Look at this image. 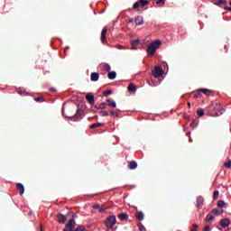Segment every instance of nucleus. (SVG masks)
<instances>
[{
    "label": "nucleus",
    "instance_id": "ddd939ff",
    "mask_svg": "<svg viewBox=\"0 0 231 231\" xmlns=\"http://www.w3.org/2000/svg\"><path fill=\"white\" fill-rule=\"evenodd\" d=\"M106 102H107V106H109V107H116V101H115V99H113V98H108L107 100H106Z\"/></svg>",
    "mask_w": 231,
    "mask_h": 231
},
{
    "label": "nucleus",
    "instance_id": "72a5a7b5",
    "mask_svg": "<svg viewBox=\"0 0 231 231\" xmlns=\"http://www.w3.org/2000/svg\"><path fill=\"white\" fill-rule=\"evenodd\" d=\"M217 198H219V191L215 190L213 193V199L216 200V199H217Z\"/></svg>",
    "mask_w": 231,
    "mask_h": 231
},
{
    "label": "nucleus",
    "instance_id": "f8f14e48",
    "mask_svg": "<svg viewBox=\"0 0 231 231\" xmlns=\"http://www.w3.org/2000/svg\"><path fill=\"white\" fill-rule=\"evenodd\" d=\"M220 225L224 228H226V226H228V225H230V220L228 218H223L220 220Z\"/></svg>",
    "mask_w": 231,
    "mask_h": 231
},
{
    "label": "nucleus",
    "instance_id": "6ab92c4d",
    "mask_svg": "<svg viewBox=\"0 0 231 231\" xmlns=\"http://www.w3.org/2000/svg\"><path fill=\"white\" fill-rule=\"evenodd\" d=\"M135 216L139 221H143V219H145V215L142 211H138Z\"/></svg>",
    "mask_w": 231,
    "mask_h": 231
},
{
    "label": "nucleus",
    "instance_id": "37998d69",
    "mask_svg": "<svg viewBox=\"0 0 231 231\" xmlns=\"http://www.w3.org/2000/svg\"><path fill=\"white\" fill-rule=\"evenodd\" d=\"M161 3H162V5H165L164 0H157V2H156L157 5H160Z\"/></svg>",
    "mask_w": 231,
    "mask_h": 231
},
{
    "label": "nucleus",
    "instance_id": "cd10ccee",
    "mask_svg": "<svg viewBox=\"0 0 231 231\" xmlns=\"http://www.w3.org/2000/svg\"><path fill=\"white\" fill-rule=\"evenodd\" d=\"M227 2L226 0H219L216 3L217 6H222V5H226Z\"/></svg>",
    "mask_w": 231,
    "mask_h": 231
},
{
    "label": "nucleus",
    "instance_id": "c9c22d12",
    "mask_svg": "<svg viewBox=\"0 0 231 231\" xmlns=\"http://www.w3.org/2000/svg\"><path fill=\"white\" fill-rule=\"evenodd\" d=\"M133 8L136 10V8H140V1H137L134 4Z\"/></svg>",
    "mask_w": 231,
    "mask_h": 231
},
{
    "label": "nucleus",
    "instance_id": "39448f33",
    "mask_svg": "<svg viewBox=\"0 0 231 231\" xmlns=\"http://www.w3.org/2000/svg\"><path fill=\"white\" fill-rule=\"evenodd\" d=\"M67 118H69L72 122H79V120H82V110L78 109L74 116H67Z\"/></svg>",
    "mask_w": 231,
    "mask_h": 231
},
{
    "label": "nucleus",
    "instance_id": "393cba45",
    "mask_svg": "<svg viewBox=\"0 0 231 231\" xmlns=\"http://www.w3.org/2000/svg\"><path fill=\"white\" fill-rule=\"evenodd\" d=\"M103 124L102 123H94L90 125V129H95L97 127H102Z\"/></svg>",
    "mask_w": 231,
    "mask_h": 231
},
{
    "label": "nucleus",
    "instance_id": "bb28decb",
    "mask_svg": "<svg viewBox=\"0 0 231 231\" xmlns=\"http://www.w3.org/2000/svg\"><path fill=\"white\" fill-rule=\"evenodd\" d=\"M106 106H107V103L102 102L98 106H96V109H97V110L104 109L106 107Z\"/></svg>",
    "mask_w": 231,
    "mask_h": 231
},
{
    "label": "nucleus",
    "instance_id": "a19ab883",
    "mask_svg": "<svg viewBox=\"0 0 231 231\" xmlns=\"http://www.w3.org/2000/svg\"><path fill=\"white\" fill-rule=\"evenodd\" d=\"M138 226H139V231L145 230V226L143 224H139Z\"/></svg>",
    "mask_w": 231,
    "mask_h": 231
},
{
    "label": "nucleus",
    "instance_id": "0eeeda50",
    "mask_svg": "<svg viewBox=\"0 0 231 231\" xmlns=\"http://www.w3.org/2000/svg\"><path fill=\"white\" fill-rule=\"evenodd\" d=\"M106 33H107V27H104L101 32V42H103V44L107 42V37L106 36Z\"/></svg>",
    "mask_w": 231,
    "mask_h": 231
},
{
    "label": "nucleus",
    "instance_id": "b1692460",
    "mask_svg": "<svg viewBox=\"0 0 231 231\" xmlns=\"http://www.w3.org/2000/svg\"><path fill=\"white\" fill-rule=\"evenodd\" d=\"M205 220L207 223H210V221H214V216L208 214Z\"/></svg>",
    "mask_w": 231,
    "mask_h": 231
},
{
    "label": "nucleus",
    "instance_id": "58836bf2",
    "mask_svg": "<svg viewBox=\"0 0 231 231\" xmlns=\"http://www.w3.org/2000/svg\"><path fill=\"white\" fill-rule=\"evenodd\" d=\"M100 115H101L102 116H109V112H107V111H101V112H100Z\"/></svg>",
    "mask_w": 231,
    "mask_h": 231
},
{
    "label": "nucleus",
    "instance_id": "09e8293b",
    "mask_svg": "<svg viewBox=\"0 0 231 231\" xmlns=\"http://www.w3.org/2000/svg\"><path fill=\"white\" fill-rule=\"evenodd\" d=\"M193 228H198V224H193Z\"/></svg>",
    "mask_w": 231,
    "mask_h": 231
},
{
    "label": "nucleus",
    "instance_id": "412c9836",
    "mask_svg": "<svg viewBox=\"0 0 231 231\" xmlns=\"http://www.w3.org/2000/svg\"><path fill=\"white\" fill-rule=\"evenodd\" d=\"M19 89V95H21V96H24V97H28V93H26V89H24V88H18Z\"/></svg>",
    "mask_w": 231,
    "mask_h": 231
},
{
    "label": "nucleus",
    "instance_id": "dca6fc26",
    "mask_svg": "<svg viewBox=\"0 0 231 231\" xmlns=\"http://www.w3.org/2000/svg\"><path fill=\"white\" fill-rule=\"evenodd\" d=\"M128 92L129 93H136V86H134V83H130L128 85Z\"/></svg>",
    "mask_w": 231,
    "mask_h": 231
},
{
    "label": "nucleus",
    "instance_id": "de8ad7c7",
    "mask_svg": "<svg viewBox=\"0 0 231 231\" xmlns=\"http://www.w3.org/2000/svg\"><path fill=\"white\" fill-rule=\"evenodd\" d=\"M50 91L55 92V91H57V89H56L55 88H50Z\"/></svg>",
    "mask_w": 231,
    "mask_h": 231
},
{
    "label": "nucleus",
    "instance_id": "4468645a",
    "mask_svg": "<svg viewBox=\"0 0 231 231\" xmlns=\"http://www.w3.org/2000/svg\"><path fill=\"white\" fill-rule=\"evenodd\" d=\"M16 189H17L18 190H20V195H21V196H23V194H24V185H23V183L18 182V183L16 184Z\"/></svg>",
    "mask_w": 231,
    "mask_h": 231
},
{
    "label": "nucleus",
    "instance_id": "6e6d98bb",
    "mask_svg": "<svg viewBox=\"0 0 231 231\" xmlns=\"http://www.w3.org/2000/svg\"><path fill=\"white\" fill-rule=\"evenodd\" d=\"M229 5H230V6H231V2H229Z\"/></svg>",
    "mask_w": 231,
    "mask_h": 231
},
{
    "label": "nucleus",
    "instance_id": "473e14b6",
    "mask_svg": "<svg viewBox=\"0 0 231 231\" xmlns=\"http://www.w3.org/2000/svg\"><path fill=\"white\" fill-rule=\"evenodd\" d=\"M104 97H109V95H113V90L108 89L103 93Z\"/></svg>",
    "mask_w": 231,
    "mask_h": 231
},
{
    "label": "nucleus",
    "instance_id": "7ed1b4c3",
    "mask_svg": "<svg viewBox=\"0 0 231 231\" xmlns=\"http://www.w3.org/2000/svg\"><path fill=\"white\" fill-rule=\"evenodd\" d=\"M105 225H106V228H113V226H115V225H116V216H109L106 219Z\"/></svg>",
    "mask_w": 231,
    "mask_h": 231
},
{
    "label": "nucleus",
    "instance_id": "f3484780",
    "mask_svg": "<svg viewBox=\"0 0 231 231\" xmlns=\"http://www.w3.org/2000/svg\"><path fill=\"white\" fill-rule=\"evenodd\" d=\"M117 217H119V219H121V221H125V220L129 219V215H127V213H121L117 216Z\"/></svg>",
    "mask_w": 231,
    "mask_h": 231
},
{
    "label": "nucleus",
    "instance_id": "8fccbe9b",
    "mask_svg": "<svg viewBox=\"0 0 231 231\" xmlns=\"http://www.w3.org/2000/svg\"><path fill=\"white\" fill-rule=\"evenodd\" d=\"M194 97L195 98H198V97H199V94H195Z\"/></svg>",
    "mask_w": 231,
    "mask_h": 231
},
{
    "label": "nucleus",
    "instance_id": "a878e982",
    "mask_svg": "<svg viewBox=\"0 0 231 231\" xmlns=\"http://www.w3.org/2000/svg\"><path fill=\"white\" fill-rule=\"evenodd\" d=\"M103 68L106 71H111V65H109V63H104Z\"/></svg>",
    "mask_w": 231,
    "mask_h": 231
},
{
    "label": "nucleus",
    "instance_id": "4c0bfd02",
    "mask_svg": "<svg viewBox=\"0 0 231 231\" xmlns=\"http://www.w3.org/2000/svg\"><path fill=\"white\" fill-rule=\"evenodd\" d=\"M116 48H118V50H129V47H124L120 44L116 45Z\"/></svg>",
    "mask_w": 231,
    "mask_h": 231
},
{
    "label": "nucleus",
    "instance_id": "4be33fe9",
    "mask_svg": "<svg viewBox=\"0 0 231 231\" xmlns=\"http://www.w3.org/2000/svg\"><path fill=\"white\" fill-rule=\"evenodd\" d=\"M199 91L204 93V95H207L208 97L210 96V93H212V90L208 89V88H200Z\"/></svg>",
    "mask_w": 231,
    "mask_h": 231
},
{
    "label": "nucleus",
    "instance_id": "603ef678",
    "mask_svg": "<svg viewBox=\"0 0 231 231\" xmlns=\"http://www.w3.org/2000/svg\"><path fill=\"white\" fill-rule=\"evenodd\" d=\"M62 113H64V106H62Z\"/></svg>",
    "mask_w": 231,
    "mask_h": 231
},
{
    "label": "nucleus",
    "instance_id": "79ce46f5",
    "mask_svg": "<svg viewBox=\"0 0 231 231\" xmlns=\"http://www.w3.org/2000/svg\"><path fill=\"white\" fill-rule=\"evenodd\" d=\"M94 210H97V208H100V204H96L93 206Z\"/></svg>",
    "mask_w": 231,
    "mask_h": 231
},
{
    "label": "nucleus",
    "instance_id": "9b49d317",
    "mask_svg": "<svg viewBox=\"0 0 231 231\" xmlns=\"http://www.w3.org/2000/svg\"><path fill=\"white\" fill-rule=\"evenodd\" d=\"M135 24H136V26H142V24H143V16L138 15L135 18Z\"/></svg>",
    "mask_w": 231,
    "mask_h": 231
},
{
    "label": "nucleus",
    "instance_id": "f257e3e1",
    "mask_svg": "<svg viewBox=\"0 0 231 231\" xmlns=\"http://www.w3.org/2000/svg\"><path fill=\"white\" fill-rule=\"evenodd\" d=\"M159 46H162V41L155 40L153 42H152L147 49L148 55H154L156 53V51L158 50Z\"/></svg>",
    "mask_w": 231,
    "mask_h": 231
},
{
    "label": "nucleus",
    "instance_id": "ea45409f",
    "mask_svg": "<svg viewBox=\"0 0 231 231\" xmlns=\"http://www.w3.org/2000/svg\"><path fill=\"white\" fill-rule=\"evenodd\" d=\"M34 100H35V102H44V98H42L41 97L34 98Z\"/></svg>",
    "mask_w": 231,
    "mask_h": 231
},
{
    "label": "nucleus",
    "instance_id": "9d476101",
    "mask_svg": "<svg viewBox=\"0 0 231 231\" xmlns=\"http://www.w3.org/2000/svg\"><path fill=\"white\" fill-rule=\"evenodd\" d=\"M86 99L88 100V104H90V106L95 104V96H93V94H87Z\"/></svg>",
    "mask_w": 231,
    "mask_h": 231
},
{
    "label": "nucleus",
    "instance_id": "5701e85b",
    "mask_svg": "<svg viewBox=\"0 0 231 231\" xmlns=\"http://www.w3.org/2000/svg\"><path fill=\"white\" fill-rule=\"evenodd\" d=\"M197 115H198V116H199V117L205 116V110H203L202 108L197 109Z\"/></svg>",
    "mask_w": 231,
    "mask_h": 231
},
{
    "label": "nucleus",
    "instance_id": "a18cd8bd",
    "mask_svg": "<svg viewBox=\"0 0 231 231\" xmlns=\"http://www.w3.org/2000/svg\"><path fill=\"white\" fill-rule=\"evenodd\" d=\"M224 10H228L229 12H231V7H228V6L224 7Z\"/></svg>",
    "mask_w": 231,
    "mask_h": 231
},
{
    "label": "nucleus",
    "instance_id": "c756f323",
    "mask_svg": "<svg viewBox=\"0 0 231 231\" xmlns=\"http://www.w3.org/2000/svg\"><path fill=\"white\" fill-rule=\"evenodd\" d=\"M196 127H198V122H196V120H193L190 124V128L196 129Z\"/></svg>",
    "mask_w": 231,
    "mask_h": 231
},
{
    "label": "nucleus",
    "instance_id": "aec40b11",
    "mask_svg": "<svg viewBox=\"0 0 231 231\" xmlns=\"http://www.w3.org/2000/svg\"><path fill=\"white\" fill-rule=\"evenodd\" d=\"M137 167H138V163L136 162V161L130 162L129 169H131L132 171H134V169H136Z\"/></svg>",
    "mask_w": 231,
    "mask_h": 231
},
{
    "label": "nucleus",
    "instance_id": "7c9ffc66",
    "mask_svg": "<svg viewBox=\"0 0 231 231\" xmlns=\"http://www.w3.org/2000/svg\"><path fill=\"white\" fill-rule=\"evenodd\" d=\"M211 214H215V216H217V214H223V211L220 212L219 209L214 208L211 210Z\"/></svg>",
    "mask_w": 231,
    "mask_h": 231
},
{
    "label": "nucleus",
    "instance_id": "f704fd0d",
    "mask_svg": "<svg viewBox=\"0 0 231 231\" xmlns=\"http://www.w3.org/2000/svg\"><path fill=\"white\" fill-rule=\"evenodd\" d=\"M224 167H226V169H230L231 168V160L225 162Z\"/></svg>",
    "mask_w": 231,
    "mask_h": 231
},
{
    "label": "nucleus",
    "instance_id": "a211bd4d",
    "mask_svg": "<svg viewBox=\"0 0 231 231\" xmlns=\"http://www.w3.org/2000/svg\"><path fill=\"white\" fill-rule=\"evenodd\" d=\"M107 77L109 80H115V79H116V71L113 70L108 72Z\"/></svg>",
    "mask_w": 231,
    "mask_h": 231
},
{
    "label": "nucleus",
    "instance_id": "49530a36",
    "mask_svg": "<svg viewBox=\"0 0 231 231\" xmlns=\"http://www.w3.org/2000/svg\"><path fill=\"white\" fill-rule=\"evenodd\" d=\"M128 23H134V19H133V18L129 19V20H128Z\"/></svg>",
    "mask_w": 231,
    "mask_h": 231
},
{
    "label": "nucleus",
    "instance_id": "4d7b16f0",
    "mask_svg": "<svg viewBox=\"0 0 231 231\" xmlns=\"http://www.w3.org/2000/svg\"><path fill=\"white\" fill-rule=\"evenodd\" d=\"M191 231H196L195 229L191 230Z\"/></svg>",
    "mask_w": 231,
    "mask_h": 231
},
{
    "label": "nucleus",
    "instance_id": "c85d7f7f",
    "mask_svg": "<svg viewBox=\"0 0 231 231\" xmlns=\"http://www.w3.org/2000/svg\"><path fill=\"white\" fill-rule=\"evenodd\" d=\"M226 205V202H224V200H218L217 202V207H219L220 208H223V207H225Z\"/></svg>",
    "mask_w": 231,
    "mask_h": 231
},
{
    "label": "nucleus",
    "instance_id": "13d9d810",
    "mask_svg": "<svg viewBox=\"0 0 231 231\" xmlns=\"http://www.w3.org/2000/svg\"><path fill=\"white\" fill-rule=\"evenodd\" d=\"M189 134H190V132H189Z\"/></svg>",
    "mask_w": 231,
    "mask_h": 231
},
{
    "label": "nucleus",
    "instance_id": "2f4dec72",
    "mask_svg": "<svg viewBox=\"0 0 231 231\" xmlns=\"http://www.w3.org/2000/svg\"><path fill=\"white\" fill-rule=\"evenodd\" d=\"M139 4H141V6H145L146 5H149L148 0H139Z\"/></svg>",
    "mask_w": 231,
    "mask_h": 231
},
{
    "label": "nucleus",
    "instance_id": "5fc2aeb1",
    "mask_svg": "<svg viewBox=\"0 0 231 231\" xmlns=\"http://www.w3.org/2000/svg\"><path fill=\"white\" fill-rule=\"evenodd\" d=\"M100 212H103V209H100Z\"/></svg>",
    "mask_w": 231,
    "mask_h": 231
},
{
    "label": "nucleus",
    "instance_id": "6e6552de",
    "mask_svg": "<svg viewBox=\"0 0 231 231\" xmlns=\"http://www.w3.org/2000/svg\"><path fill=\"white\" fill-rule=\"evenodd\" d=\"M205 204V199L203 196L197 197V208H201L203 205Z\"/></svg>",
    "mask_w": 231,
    "mask_h": 231
},
{
    "label": "nucleus",
    "instance_id": "423d86ee",
    "mask_svg": "<svg viewBox=\"0 0 231 231\" xmlns=\"http://www.w3.org/2000/svg\"><path fill=\"white\" fill-rule=\"evenodd\" d=\"M57 219H58V223L60 225H64V223H66V221H68V217L64 215H62V213H59L57 215Z\"/></svg>",
    "mask_w": 231,
    "mask_h": 231
},
{
    "label": "nucleus",
    "instance_id": "3c124183",
    "mask_svg": "<svg viewBox=\"0 0 231 231\" xmlns=\"http://www.w3.org/2000/svg\"><path fill=\"white\" fill-rule=\"evenodd\" d=\"M66 50H69V46H67V47H66Z\"/></svg>",
    "mask_w": 231,
    "mask_h": 231
},
{
    "label": "nucleus",
    "instance_id": "1a4fd4ad",
    "mask_svg": "<svg viewBox=\"0 0 231 231\" xmlns=\"http://www.w3.org/2000/svg\"><path fill=\"white\" fill-rule=\"evenodd\" d=\"M100 79V74L98 72H92L90 75V80L91 82H98V79Z\"/></svg>",
    "mask_w": 231,
    "mask_h": 231
},
{
    "label": "nucleus",
    "instance_id": "2eb2a0df",
    "mask_svg": "<svg viewBox=\"0 0 231 231\" xmlns=\"http://www.w3.org/2000/svg\"><path fill=\"white\" fill-rule=\"evenodd\" d=\"M136 44H140V40H133L131 42L132 47L129 48V50H138V48L136 47Z\"/></svg>",
    "mask_w": 231,
    "mask_h": 231
},
{
    "label": "nucleus",
    "instance_id": "c03bdc74",
    "mask_svg": "<svg viewBox=\"0 0 231 231\" xmlns=\"http://www.w3.org/2000/svg\"><path fill=\"white\" fill-rule=\"evenodd\" d=\"M204 231H210V226H207L204 227Z\"/></svg>",
    "mask_w": 231,
    "mask_h": 231
},
{
    "label": "nucleus",
    "instance_id": "864d4df0",
    "mask_svg": "<svg viewBox=\"0 0 231 231\" xmlns=\"http://www.w3.org/2000/svg\"><path fill=\"white\" fill-rule=\"evenodd\" d=\"M189 142H192V138H189Z\"/></svg>",
    "mask_w": 231,
    "mask_h": 231
},
{
    "label": "nucleus",
    "instance_id": "e433bc0d",
    "mask_svg": "<svg viewBox=\"0 0 231 231\" xmlns=\"http://www.w3.org/2000/svg\"><path fill=\"white\" fill-rule=\"evenodd\" d=\"M110 116H114V118H118V114L115 113L113 110L110 111Z\"/></svg>",
    "mask_w": 231,
    "mask_h": 231
},
{
    "label": "nucleus",
    "instance_id": "20e7f679",
    "mask_svg": "<svg viewBox=\"0 0 231 231\" xmlns=\"http://www.w3.org/2000/svg\"><path fill=\"white\" fill-rule=\"evenodd\" d=\"M152 75H153V77H155V79H160V77L163 76V68H162V66H156L152 70Z\"/></svg>",
    "mask_w": 231,
    "mask_h": 231
},
{
    "label": "nucleus",
    "instance_id": "f03ea898",
    "mask_svg": "<svg viewBox=\"0 0 231 231\" xmlns=\"http://www.w3.org/2000/svg\"><path fill=\"white\" fill-rule=\"evenodd\" d=\"M70 216H72V218H70L69 220V223L66 224L65 228L63 229V231H73V227L77 225V221L75 220L78 217L77 214L71 212Z\"/></svg>",
    "mask_w": 231,
    "mask_h": 231
}]
</instances>
